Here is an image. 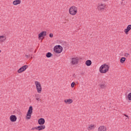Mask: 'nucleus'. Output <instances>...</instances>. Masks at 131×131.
<instances>
[{
	"instance_id": "c756f323",
	"label": "nucleus",
	"mask_w": 131,
	"mask_h": 131,
	"mask_svg": "<svg viewBox=\"0 0 131 131\" xmlns=\"http://www.w3.org/2000/svg\"><path fill=\"white\" fill-rule=\"evenodd\" d=\"M34 129H37V127H34L32 128V130H34Z\"/></svg>"
},
{
	"instance_id": "5701e85b",
	"label": "nucleus",
	"mask_w": 131,
	"mask_h": 131,
	"mask_svg": "<svg viewBox=\"0 0 131 131\" xmlns=\"http://www.w3.org/2000/svg\"><path fill=\"white\" fill-rule=\"evenodd\" d=\"M130 30L129 29H128L127 28L125 29L124 30V32H125V34H128V32Z\"/></svg>"
},
{
	"instance_id": "aec40b11",
	"label": "nucleus",
	"mask_w": 131,
	"mask_h": 131,
	"mask_svg": "<svg viewBox=\"0 0 131 131\" xmlns=\"http://www.w3.org/2000/svg\"><path fill=\"white\" fill-rule=\"evenodd\" d=\"M99 86L100 89H105L106 88V84L103 83V84H100Z\"/></svg>"
},
{
	"instance_id": "dca6fc26",
	"label": "nucleus",
	"mask_w": 131,
	"mask_h": 131,
	"mask_svg": "<svg viewBox=\"0 0 131 131\" xmlns=\"http://www.w3.org/2000/svg\"><path fill=\"white\" fill-rule=\"evenodd\" d=\"M21 4V0H15L13 2V5L17 6V5H20Z\"/></svg>"
},
{
	"instance_id": "7c9ffc66",
	"label": "nucleus",
	"mask_w": 131,
	"mask_h": 131,
	"mask_svg": "<svg viewBox=\"0 0 131 131\" xmlns=\"http://www.w3.org/2000/svg\"><path fill=\"white\" fill-rule=\"evenodd\" d=\"M128 55H129L128 53H125L124 56L125 57H127Z\"/></svg>"
},
{
	"instance_id": "f03ea898",
	"label": "nucleus",
	"mask_w": 131,
	"mask_h": 131,
	"mask_svg": "<svg viewBox=\"0 0 131 131\" xmlns=\"http://www.w3.org/2000/svg\"><path fill=\"white\" fill-rule=\"evenodd\" d=\"M69 13L71 15L74 16V15H76L77 13V8L75 6H72L69 9Z\"/></svg>"
},
{
	"instance_id": "6e6552de",
	"label": "nucleus",
	"mask_w": 131,
	"mask_h": 131,
	"mask_svg": "<svg viewBox=\"0 0 131 131\" xmlns=\"http://www.w3.org/2000/svg\"><path fill=\"white\" fill-rule=\"evenodd\" d=\"M78 61H79V59L78 57L72 58L71 63L72 65H76V64H78Z\"/></svg>"
},
{
	"instance_id": "7ed1b4c3",
	"label": "nucleus",
	"mask_w": 131,
	"mask_h": 131,
	"mask_svg": "<svg viewBox=\"0 0 131 131\" xmlns=\"http://www.w3.org/2000/svg\"><path fill=\"white\" fill-rule=\"evenodd\" d=\"M35 84L36 85V88L37 93H38V94H40L42 90V89L41 88V85L40 84V82L37 81H35Z\"/></svg>"
},
{
	"instance_id": "39448f33",
	"label": "nucleus",
	"mask_w": 131,
	"mask_h": 131,
	"mask_svg": "<svg viewBox=\"0 0 131 131\" xmlns=\"http://www.w3.org/2000/svg\"><path fill=\"white\" fill-rule=\"evenodd\" d=\"M33 108L32 106H30L28 111V113L27 114L26 118L27 119H30L31 118V115L32 114Z\"/></svg>"
},
{
	"instance_id": "c85d7f7f",
	"label": "nucleus",
	"mask_w": 131,
	"mask_h": 131,
	"mask_svg": "<svg viewBox=\"0 0 131 131\" xmlns=\"http://www.w3.org/2000/svg\"><path fill=\"white\" fill-rule=\"evenodd\" d=\"M29 51L30 52V53H32V52L33 51V49L31 48V49H29Z\"/></svg>"
},
{
	"instance_id": "1a4fd4ad",
	"label": "nucleus",
	"mask_w": 131,
	"mask_h": 131,
	"mask_svg": "<svg viewBox=\"0 0 131 131\" xmlns=\"http://www.w3.org/2000/svg\"><path fill=\"white\" fill-rule=\"evenodd\" d=\"M47 36V32L42 31L40 34H38V38L39 39H41V37L42 36Z\"/></svg>"
},
{
	"instance_id": "b1692460",
	"label": "nucleus",
	"mask_w": 131,
	"mask_h": 131,
	"mask_svg": "<svg viewBox=\"0 0 131 131\" xmlns=\"http://www.w3.org/2000/svg\"><path fill=\"white\" fill-rule=\"evenodd\" d=\"M127 98L129 101H131V93H129L127 95Z\"/></svg>"
},
{
	"instance_id": "0eeeda50",
	"label": "nucleus",
	"mask_w": 131,
	"mask_h": 131,
	"mask_svg": "<svg viewBox=\"0 0 131 131\" xmlns=\"http://www.w3.org/2000/svg\"><path fill=\"white\" fill-rule=\"evenodd\" d=\"M28 68V65H25L21 67L17 71L18 73H22L24 71H25L26 69Z\"/></svg>"
},
{
	"instance_id": "473e14b6",
	"label": "nucleus",
	"mask_w": 131,
	"mask_h": 131,
	"mask_svg": "<svg viewBox=\"0 0 131 131\" xmlns=\"http://www.w3.org/2000/svg\"><path fill=\"white\" fill-rule=\"evenodd\" d=\"M0 53H2V50H0Z\"/></svg>"
},
{
	"instance_id": "2eb2a0df",
	"label": "nucleus",
	"mask_w": 131,
	"mask_h": 131,
	"mask_svg": "<svg viewBox=\"0 0 131 131\" xmlns=\"http://www.w3.org/2000/svg\"><path fill=\"white\" fill-rule=\"evenodd\" d=\"M98 131H107V129L104 126H101L98 128Z\"/></svg>"
},
{
	"instance_id": "a878e982",
	"label": "nucleus",
	"mask_w": 131,
	"mask_h": 131,
	"mask_svg": "<svg viewBox=\"0 0 131 131\" xmlns=\"http://www.w3.org/2000/svg\"><path fill=\"white\" fill-rule=\"evenodd\" d=\"M127 29H128L129 30H130L131 29V25H129L127 27Z\"/></svg>"
},
{
	"instance_id": "4be33fe9",
	"label": "nucleus",
	"mask_w": 131,
	"mask_h": 131,
	"mask_svg": "<svg viewBox=\"0 0 131 131\" xmlns=\"http://www.w3.org/2000/svg\"><path fill=\"white\" fill-rule=\"evenodd\" d=\"M39 95L38 94L35 95V99L36 101H38V102H39V101L41 100L40 99H39Z\"/></svg>"
},
{
	"instance_id": "9d476101",
	"label": "nucleus",
	"mask_w": 131,
	"mask_h": 131,
	"mask_svg": "<svg viewBox=\"0 0 131 131\" xmlns=\"http://www.w3.org/2000/svg\"><path fill=\"white\" fill-rule=\"evenodd\" d=\"M46 122L45 119L41 118L38 120V123L40 125H43V124Z\"/></svg>"
},
{
	"instance_id": "20e7f679",
	"label": "nucleus",
	"mask_w": 131,
	"mask_h": 131,
	"mask_svg": "<svg viewBox=\"0 0 131 131\" xmlns=\"http://www.w3.org/2000/svg\"><path fill=\"white\" fill-rule=\"evenodd\" d=\"M54 51L55 53H57V54H60L63 51V48L60 45H58L56 46H55L54 48Z\"/></svg>"
},
{
	"instance_id": "412c9836",
	"label": "nucleus",
	"mask_w": 131,
	"mask_h": 131,
	"mask_svg": "<svg viewBox=\"0 0 131 131\" xmlns=\"http://www.w3.org/2000/svg\"><path fill=\"white\" fill-rule=\"evenodd\" d=\"M125 60H126V58H125V57H122L120 60V62L121 63H123L124 62H125Z\"/></svg>"
},
{
	"instance_id": "f257e3e1",
	"label": "nucleus",
	"mask_w": 131,
	"mask_h": 131,
	"mask_svg": "<svg viewBox=\"0 0 131 131\" xmlns=\"http://www.w3.org/2000/svg\"><path fill=\"white\" fill-rule=\"evenodd\" d=\"M109 71V66L107 64H102L99 68L100 73H106Z\"/></svg>"
},
{
	"instance_id": "9b49d317",
	"label": "nucleus",
	"mask_w": 131,
	"mask_h": 131,
	"mask_svg": "<svg viewBox=\"0 0 131 131\" xmlns=\"http://www.w3.org/2000/svg\"><path fill=\"white\" fill-rule=\"evenodd\" d=\"M7 39L6 35L0 36V43L4 42Z\"/></svg>"
},
{
	"instance_id": "2f4dec72",
	"label": "nucleus",
	"mask_w": 131,
	"mask_h": 131,
	"mask_svg": "<svg viewBox=\"0 0 131 131\" xmlns=\"http://www.w3.org/2000/svg\"><path fill=\"white\" fill-rule=\"evenodd\" d=\"M124 116H126V117H127V118H128V116L126 115H124Z\"/></svg>"
},
{
	"instance_id": "a211bd4d",
	"label": "nucleus",
	"mask_w": 131,
	"mask_h": 131,
	"mask_svg": "<svg viewBox=\"0 0 131 131\" xmlns=\"http://www.w3.org/2000/svg\"><path fill=\"white\" fill-rule=\"evenodd\" d=\"M85 64L86 66H91L92 65V61L91 60H88L85 61Z\"/></svg>"
},
{
	"instance_id": "f704fd0d",
	"label": "nucleus",
	"mask_w": 131,
	"mask_h": 131,
	"mask_svg": "<svg viewBox=\"0 0 131 131\" xmlns=\"http://www.w3.org/2000/svg\"><path fill=\"white\" fill-rule=\"evenodd\" d=\"M104 1H107V0H104Z\"/></svg>"
},
{
	"instance_id": "cd10ccee",
	"label": "nucleus",
	"mask_w": 131,
	"mask_h": 131,
	"mask_svg": "<svg viewBox=\"0 0 131 131\" xmlns=\"http://www.w3.org/2000/svg\"><path fill=\"white\" fill-rule=\"evenodd\" d=\"M49 36H50V37H51V38L53 37L54 34H53V33H50V34H49Z\"/></svg>"
},
{
	"instance_id": "423d86ee",
	"label": "nucleus",
	"mask_w": 131,
	"mask_h": 131,
	"mask_svg": "<svg viewBox=\"0 0 131 131\" xmlns=\"http://www.w3.org/2000/svg\"><path fill=\"white\" fill-rule=\"evenodd\" d=\"M105 8H106V5L103 4H99L97 6L98 11H100V12H103L105 10Z\"/></svg>"
},
{
	"instance_id": "f8f14e48",
	"label": "nucleus",
	"mask_w": 131,
	"mask_h": 131,
	"mask_svg": "<svg viewBox=\"0 0 131 131\" xmlns=\"http://www.w3.org/2000/svg\"><path fill=\"white\" fill-rule=\"evenodd\" d=\"M10 119L12 122H15L17 120V117L15 115H11L10 117Z\"/></svg>"
},
{
	"instance_id": "bb28decb",
	"label": "nucleus",
	"mask_w": 131,
	"mask_h": 131,
	"mask_svg": "<svg viewBox=\"0 0 131 131\" xmlns=\"http://www.w3.org/2000/svg\"><path fill=\"white\" fill-rule=\"evenodd\" d=\"M74 85H75V83L74 82H73L72 83H71V87L72 88H74Z\"/></svg>"
},
{
	"instance_id": "f3484780",
	"label": "nucleus",
	"mask_w": 131,
	"mask_h": 131,
	"mask_svg": "<svg viewBox=\"0 0 131 131\" xmlns=\"http://www.w3.org/2000/svg\"><path fill=\"white\" fill-rule=\"evenodd\" d=\"M95 125L94 124H90L88 128V130H92V129H94L95 128Z\"/></svg>"
},
{
	"instance_id": "4468645a",
	"label": "nucleus",
	"mask_w": 131,
	"mask_h": 131,
	"mask_svg": "<svg viewBox=\"0 0 131 131\" xmlns=\"http://www.w3.org/2000/svg\"><path fill=\"white\" fill-rule=\"evenodd\" d=\"M64 103H66V104H72V103H73V100L71 99H68L64 100Z\"/></svg>"
},
{
	"instance_id": "393cba45",
	"label": "nucleus",
	"mask_w": 131,
	"mask_h": 131,
	"mask_svg": "<svg viewBox=\"0 0 131 131\" xmlns=\"http://www.w3.org/2000/svg\"><path fill=\"white\" fill-rule=\"evenodd\" d=\"M31 56H32V54H29V55L26 54L25 55V57H26V58H29V57H31Z\"/></svg>"
},
{
	"instance_id": "6ab92c4d",
	"label": "nucleus",
	"mask_w": 131,
	"mask_h": 131,
	"mask_svg": "<svg viewBox=\"0 0 131 131\" xmlns=\"http://www.w3.org/2000/svg\"><path fill=\"white\" fill-rule=\"evenodd\" d=\"M52 56H53V54H52V53L51 52H48L46 54V57L47 58H51V57H52Z\"/></svg>"
},
{
	"instance_id": "72a5a7b5",
	"label": "nucleus",
	"mask_w": 131,
	"mask_h": 131,
	"mask_svg": "<svg viewBox=\"0 0 131 131\" xmlns=\"http://www.w3.org/2000/svg\"><path fill=\"white\" fill-rule=\"evenodd\" d=\"M31 59H32V56H31Z\"/></svg>"
},
{
	"instance_id": "ddd939ff",
	"label": "nucleus",
	"mask_w": 131,
	"mask_h": 131,
	"mask_svg": "<svg viewBox=\"0 0 131 131\" xmlns=\"http://www.w3.org/2000/svg\"><path fill=\"white\" fill-rule=\"evenodd\" d=\"M45 128H46V126L44 125L37 126V130H42V129H45Z\"/></svg>"
}]
</instances>
